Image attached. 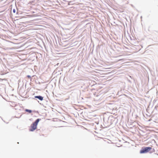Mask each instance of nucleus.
I'll use <instances>...</instances> for the list:
<instances>
[{
    "label": "nucleus",
    "instance_id": "1",
    "mask_svg": "<svg viewBox=\"0 0 158 158\" xmlns=\"http://www.w3.org/2000/svg\"><path fill=\"white\" fill-rule=\"evenodd\" d=\"M40 119H37L36 121L33 123L30 126V128L29 131H33L37 128V125L38 123L40 120Z\"/></svg>",
    "mask_w": 158,
    "mask_h": 158
},
{
    "label": "nucleus",
    "instance_id": "2",
    "mask_svg": "<svg viewBox=\"0 0 158 158\" xmlns=\"http://www.w3.org/2000/svg\"><path fill=\"white\" fill-rule=\"evenodd\" d=\"M152 149V148L150 147H147L142 148L140 151V153H144L148 152Z\"/></svg>",
    "mask_w": 158,
    "mask_h": 158
},
{
    "label": "nucleus",
    "instance_id": "3",
    "mask_svg": "<svg viewBox=\"0 0 158 158\" xmlns=\"http://www.w3.org/2000/svg\"><path fill=\"white\" fill-rule=\"evenodd\" d=\"M35 98H37L41 101H42L43 100V97L40 96H35Z\"/></svg>",
    "mask_w": 158,
    "mask_h": 158
},
{
    "label": "nucleus",
    "instance_id": "4",
    "mask_svg": "<svg viewBox=\"0 0 158 158\" xmlns=\"http://www.w3.org/2000/svg\"><path fill=\"white\" fill-rule=\"evenodd\" d=\"M25 110L26 112H28L29 113H31L32 112V111L31 110H30L26 109Z\"/></svg>",
    "mask_w": 158,
    "mask_h": 158
},
{
    "label": "nucleus",
    "instance_id": "5",
    "mask_svg": "<svg viewBox=\"0 0 158 158\" xmlns=\"http://www.w3.org/2000/svg\"><path fill=\"white\" fill-rule=\"evenodd\" d=\"M13 11L15 13V10H13Z\"/></svg>",
    "mask_w": 158,
    "mask_h": 158
}]
</instances>
